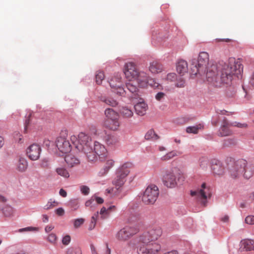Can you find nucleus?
Instances as JSON below:
<instances>
[{"label": "nucleus", "instance_id": "1", "mask_svg": "<svg viewBox=\"0 0 254 254\" xmlns=\"http://www.w3.org/2000/svg\"><path fill=\"white\" fill-rule=\"evenodd\" d=\"M124 67V73L126 78L129 80H136L140 88H144L150 85L154 89L162 88L160 84L156 82L154 79L149 78L146 72L139 70L134 63H127Z\"/></svg>", "mask_w": 254, "mask_h": 254}, {"label": "nucleus", "instance_id": "2", "mask_svg": "<svg viewBox=\"0 0 254 254\" xmlns=\"http://www.w3.org/2000/svg\"><path fill=\"white\" fill-rule=\"evenodd\" d=\"M243 70V66L240 61L236 60L234 58H230L228 61L222 65L221 68L220 75L223 85L230 83L235 76L239 77Z\"/></svg>", "mask_w": 254, "mask_h": 254}, {"label": "nucleus", "instance_id": "3", "mask_svg": "<svg viewBox=\"0 0 254 254\" xmlns=\"http://www.w3.org/2000/svg\"><path fill=\"white\" fill-rule=\"evenodd\" d=\"M70 140L79 151L83 152L86 155L89 161L93 162L96 159V156L92 152L91 138L88 134L81 132L77 136L72 135Z\"/></svg>", "mask_w": 254, "mask_h": 254}, {"label": "nucleus", "instance_id": "4", "mask_svg": "<svg viewBox=\"0 0 254 254\" xmlns=\"http://www.w3.org/2000/svg\"><path fill=\"white\" fill-rule=\"evenodd\" d=\"M131 167V163H126L119 168L117 172V176L113 181L115 188L107 190L108 193L115 195L119 193V191L121 190L120 189L126 181V177L130 172Z\"/></svg>", "mask_w": 254, "mask_h": 254}, {"label": "nucleus", "instance_id": "5", "mask_svg": "<svg viewBox=\"0 0 254 254\" xmlns=\"http://www.w3.org/2000/svg\"><path fill=\"white\" fill-rule=\"evenodd\" d=\"M209 62V55L205 52H200L198 55L197 64L196 60L193 59L191 61V74L196 75L197 74L202 75L206 72Z\"/></svg>", "mask_w": 254, "mask_h": 254}, {"label": "nucleus", "instance_id": "6", "mask_svg": "<svg viewBox=\"0 0 254 254\" xmlns=\"http://www.w3.org/2000/svg\"><path fill=\"white\" fill-rule=\"evenodd\" d=\"M247 161L244 159H239L234 161L228 166V175L232 179H238L242 175Z\"/></svg>", "mask_w": 254, "mask_h": 254}, {"label": "nucleus", "instance_id": "7", "mask_svg": "<svg viewBox=\"0 0 254 254\" xmlns=\"http://www.w3.org/2000/svg\"><path fill=\"white\" fill-rule=\"evenodd\" d=\"M162 231L160 227L154 226L144 232L139 237L138 241L142 243H154L162 235Z\"/></svg>", "mask_w": 254, "mask_h": 254}, {"label": "nucleus", "instance_id": "8", "mask_svg": "<svg viewBox=\"0 0 254 254\" xmlns=\"http://www.w3.org/2000/svg\"><path fill=\"white\" fill-rule=\"evenodd\" d=\"M206 77L209 83L215 87H221L223 85L221 75L219 76L217 73L216 65L210 64L206 68Z\"/></svg>", "mask_w": 254, "mask_h": 254}, {"label": "nucleus", "instance_id": "9", "mask_svg": "<svg viewBox=\"0 0 254 254\" xmlns=\"http://www.w3.org/2000/svg\"><path fill=\"white\" fill-rule=\"evenodd\" d=\"M138 242L137 252L138 254H157L161 250V245L158 243H146Z\"/></svg>", "mask_w": 254, "mask_h": 254}, {"label": "nucleus", "instance_id": "10", "mask_svg": "<svg viewBox=\"0 0 254 254\" xmlns=\"http://www.w3.org/2000/svg\"><path fill=\"white\" fill-rule=\"evenodd\" d=\"M190 194L191 196H196L197 200L202 205L205 206L207 202V198H210L211 196V191L210 187L207 186L205 183H203L200 189L191 191Z\"/></svg>", "mask_w": 254, "mask_h": 254}, {"label": "nucleus", "instance_id": "11", "mask_svg": "<svg viewBox=\"0 0 254 254\" xmlns=\"http://www.w3.org/2000/svg\"><path fill=\"white\" fill-rule=\"evenodd\" d=\"M159 193L158 188L155 185H151L146 189L142 200L146 204H153L156 201Z\"/></svg>", "mask_w": 254, "mask_h": 254}, {"label": "nucleus", "instance_id": "12", "mask_svg": "<svg viewBox=\"0 0 254 254\" xmlns=\"http://www.w3.org/2000/svg\"><path fill=\"white\" fill-rule=\"evenodd\" d=\"M179 170L177 168H173L167 170L162 177L164 185L168 188H175L177 184V177Z\"/></svg>", "mask_w": 254, "mask_h": 254}, {"label": "nucleus", "instance_id": "13", "mask_svg": "<svg viewBox=\"0 0 254 254\" xmlns=\"http://www.w3.org/2000/svg\"><path fill=\"white\" fill-rule=\"evenodd\" d=\"M109 84L113 92L120 96L124 95L126 91L122 87V77L120 74L117 73L113 76L110 80Z\"/></svg>", "mask_w": 254, "mask_h": 254}, {"label": "nucleus", "instance_id": "14", "mask_svg": "<svg viewBox=\"0 0 254 254\" xmlns=\"http://www.w3.org/2000/svg\"><path fill=\"white\" fill-rule=\"evenodd\" d=\"M56 146L60 152L67 153L71 151V145L69 140L65 137H58L56 141Z\"/></svg>", "mask_w": 254, "mask_h": 254}, {"label": "nucleus", "instance_id": "15", "mask_svg": "<svg viewBox=\"0 0 254 254\" xmlns=\"http://www.w3.org/2000/svg\"><path fill=\"white\" fill-rule=\"evenodd\" d=\"M92 152L96 157V159L93 162L96 161L97 160L98 157H99L100 159H103L105 158L107 153V150L104 145L98 141L94 142L93 149L92 147Z\"/></svg>", "mask_w": 254, "mask_h": 254}, {"label": "nucleus", "instance_id": "16", "mask_svg": "<svg viewBox=\"0 0 254 254\" xmlns=\"http://www.w3.org/2000/svg\"><path fill=\"white\" fill-rule=\"evenodd\" d=\"M41 149L37 144L31 145L27 149V154L32 160H37L39 159Z\"/></svg>", "mask_w": 254, "mask_h": 254}, {"label": "nucleus", "instance_id": "17", "mask_svg": "<svg viewBox=\"0 0 254 254\" xmlns=\"http://www.w3.org/2000/svg\"><path fill=\"white\" fill-rule=\"evenodd\" d=\"M239 251H254V240L251 239H244L241 241L240 244Z\"/></svg>", "mask_w": 254, "mask_h": 254}, {"label": "nucleus", "instance_id": "18", "mask_svg": "<svg viewBox=\"0 0 254 254\" xmlns=\"http://www.w3.org/2000/svg\"><path fill=\"white\" fill-rule=\"evenodd\" d=\"M230 126H231V124H229L226 119H224L219 130L218 135L220 136H226L232 135L233 132L229 128Z\"/></svg>", "mask_w": 254, "mask_h": 254}, {"label": "nucleus", "instance_id": "19", "mask_svg": "<svg viewBox=\"0 0 254 254\" xmlns=\"http://www.w3.org/2000/svg\"><path fill=\"white\" fill-rule=\"evenodd\" d=\"M211 169L212 172L219 176H221L224 173V167L222 163L218 160H213L211 162Z\"/></svg>", "mask_w": 254, "mask_h": 254}, {"label": "nucleus", "instance_id": "20", "mask_svg": "<svg viewBox=\"0 0 254 254\" xmlns=\"http://www.w3.org/2000/svg\"><path fill=\"white\" fill-rule=\"evenodd\" d=\"M134 108L136 114L140 116L145 115L148 109L147 104L144 101L136 103Z\"/></svg>", "mask_w": 254, "mask_h": 254}, {"label": "nucleus", "instance_id": "21", "mask_svg": "<svg viewBox=\"0 0 254 254\" xmlns=\"http://www.w3.org/2000/svg\"><path fill=\"white\" fill-rule=\"evenodd\" d=\"M101 159L102 161L105 160L103 169L100 172V174L101 176H104L107 174L109 170L113 167L114 165V161L112 159L108 158L107 156L105 158Z\"/></svg>", "mask_w": 254, "mask_h": 254}, {"label": "nucleus", "instance_id": "22", "mask_svg": "<svg viewBox=\"0 0 254 254\" xmlns=\"http://www.w3.org/2000/svg\"><path fill=\"white\" fill-rule=\"evenodd\" d=\"M104 140L108 146H115L119 142V138L116 135L108 134L105 136Z\"/></svg>", "mask_w": 254, "mask_h": 254}, {"label": "nucleus", "instance_id": "23", "mask_svg": "<svg viewBox=\"0 0 254 254\" xmlns=\"http://www.w3.org/2000/svg\"><path fill=\"white\" fill-rule=\"evenodd\" d=\"M177 71L180 75H184L185 73L188 72V63L186 61L180 60L176 65Z\"/></svg>", "mask_w": 254, "mask_h": 254}, {"label": "nucleus", "instance_id": "24", "mask_svg": "<svg viewBox=\"0 0 254 254\" xmlns=\"http://www.w3.org/2000/svg\"><path fill=\"white\" fill-rule=\"evenodd\" d=\"M64 160L69 167H73L78 165L80 161L72 154H68L65 156Z\"/></svg>", "mask_w": 254, "mask_h": 254}, {"label": "nucleus", "instance_id": "25", "mask_svg": "<svg viewBox=\"0 0 254 254\" xmlns=\"http://www.w3.org/2000/svg\"><path fill=\"white\" fill-rule=\"evenodd\" d=\"M28 167V162L26 159L23 157H20L16 164V169L20 172H25Z\"/></svg>", "mask_w": 254, "mask_h": 254}, {"label": "nucleus", "instance_id": "26", "mask_svg": "<svg viewBox=\"0 0 254 254\" xmlns=\"http://www.w3.org/2000/svg\"><path fill=\"white\" fill-rule=\"evenodd\" d=\"M104 125L107 128L116 130L120 126V122L119 119L106 120L104 122Z\"/></svg>", "mask_w": 254, "mask_h": 254}, {"label": "nucleus", "instance_id": "27", "mask_svg": "<svg viewBox=\"0 0 254 254\" xmlns=\"http://www.w3.org/2000/svg\"><path fill=\"white\" fill-rule=\"evenodd\" d=\"M163 69L162 65L157 61H153L150 64L149 67V71L152 73H157L160 72Z\"/></svg>", "mask_w": 254, "mask_h": 254}, {"label": "nucleus", "instance_id": "28", "mask_svg": "<svg viewBox=\"0 0 254 254\" xmlns=\"http://www.w3.org/2000/svg\"><path fill=\"white\" fill-rule=\"evenodd\" d=\"M129 82L126 83V87L127 89L133 95L131 97L132 98H136V95L138 91L137 86L132 84L131 82L133 80H129Z\"/></svg>", "mask_w": 254, "mask_h": 254}, {"label": "nucleus", "instance_id": "29", "mask_svg": "<svg viewBox=\"0 0 254 254\" xmlns=\"http://www.w3.org/2000/svg\"><path fill=\"white\" fill-rule=\"evenodd\" d=\"M120 113L121 116L125 119L130 118L133 115L132 111L127 107H122L120 110Z\"/></svg>", "mask_w": 254, "mask_h": 254}, {"label": "nucleus", "instance_id": "30", "mask_svg": "<svg viewBox=\"0 0 254 254\" xmlns=\"http://www.w3.org/2000/svg\"><path fill=\"white\" fill-rule=\"evenodd\" d=\"M116 238L118 240L122 241H127L129 238H130L128 234H127V232L124 228L117 233L116 234Z\"/></svg>", "mask_w": 254, "mask_h": 254}, {"label": "nucleus", "instance_id": "31", "mask_svg": "<svg viewBox=\"0 0 254 254\" xmlns=\"http://www.w3.org/2000/svg\"><path fill=\"white\" fill-rule=\"evenodd\" d=\"M254 174V167L251 165L247 166L245 167V170L243 174L244 177L249 179L253 177Z\"/></svg>", "mask_w": 254, "mask_h": 254}, {"label": "nucleus", "instance_id": "32", "mask_svg": "<svg viewBox=\"0 0 254 254\" xmlns=\"http://www.w3.org/2000/svg\"><path fill=\"white\" fill-rule=\"evenodd\" d=\"M105 114L107 117V120H117L119 119V115L117 112L112 109L108 108L105 111Z\"/></svg>", "mask_w": 254, "mask_h": 254}, {"label": "nucleus", "instance_id": "33", "mask_svg": "<svg viewBox=\"0 0 254 254\" xmlns=\"http://www.w3.org/2000/svg\"><path fill=\"white\" fill-rule=\"evenodd\" d=\"M57 173L65 178H68L69 177V173L67 170L64 167H58L56 169Z\"/></svg>", "mask_w": 254, "mask_h": 254}, {"label": "nucleus", "instance_id": "34", "mask_svg": "<svg viewBox=\"0 0 254 254\" xmlns=\"http://www.w3.org/2000/svg\"><path fill=\"white\" fill-rule=\"evenodd\" d=\"M203 128V126L201 124L197 125L195 126H190L187 127L186 132L188 133L196 134L198 130Z\"/></svg>", "mask_w": 254, "mask_h": 254}, {"label": "nucleus", "instance_id": "35", "mask_svg": "<svg viewBox=\"0 0 254 254\" xmlns=\"http://www.w3.org/2000/svg\"><path fill=\"white\" fill-rule=\"evenodd\" d=\"M237 144V139L235 137L229 138L224 140L223 145L225 147L235 146Z\"/></svg>", "mask_w": 254, "mask_h": 254}, {"label": "nucleus", "instance_id": "36", "mask_svg": "<svg viewBox=\"0 0 254 254\" xmlns=\"http://www.w3.org/2000/svg\"><path fill=\"white\" fill-rule=\"evenodd\" d=\"M145 138L146 140L152 139L153 140H156L159 138V136L157 134H156L154 130L150 129L146 133L145 135Z\"/></svg>", "mask_w": 254, "mask_h": 254}, {"label": "nucleus", "instance_id": "37", "mask_svg": "<svg viewBox=\"0 0 254 254\" xmlns=\"http://www.w3.org/2000/svg\"><path fill=\"white\" fill-rule=\"evenodd\" d=\"M101 101L105 103L106 104L112 107H115L118 104L116 100L110 98H106L103 97H101Z\"/></svg>", "mask_w": 254, "mask_h": 254}, {"label": "nucleus", "instance_id": "38", "mask_svg": "<svg viewBox=\"0 0 254 254\" xmlns=\"http://www.w3.org/2000/svg\"><path fill=\"white\" fill-rule=\"evenodd\" d=\"M99 212L97 211L92 216L91 221L89 225L88 229L89 230H92L95 228Z\"/></svg>", "mask_w": 254, "mask_h": 254}, {"label": "nucleus", "instance_id": "39", "mask_svg": "<svg viewBox=\"0 0 254 254\" xmlns=\"http://www.w3.org/2000/svg\"><path fill=\"white\" fill-rule=\"evenodd\" d=\"M183 75L178 76L175 80V86L178 88H183L186 85V81L184 78L182 77Z\"/></svg>", "mask_w": 254, "mask_h": 254}, {"label": "nucleus", "instance_id": "40", "mask_svg": "<svg viewBox=\"0 0 254 254\" xmlns=\"http://www.w3.org/2000/svg\"><path fill=\"white\" fill-rule=\"evenodd\" d=\"M127 232V234L130 238L138 231V229L136 227H126L124 228Z\"/></svg>", "mask_w": 254, "mask_h": 254}, {"label": "nucleus", "instance_id": "41", "mask_svg": "<svg viewBox=\"0 0 254 254\" xmlns=\"http://www.w3.org/2000/svg\"><path fill=\"white\" fill-rule=\"evenodd\" d=\"M2 212L5 216H10L13 213V208L10 206H6L2 209Z\"/></svg>", "mask_w": 254, "mask_h": 254}, {"label": "nucleus", "instance_id": "42", "mask_svg": "<svg viewBox=\"0 0 254 254\" xmlns=\"http://www.w3.org/2000/svg\"><path fill=\"white\" fill-rule=\"evenodd\" d=\"M105 77L104 74L102 71H98L95 76L96 82L98 84H101Z\"/></svg>", "mask_w": 254, "mask_h": 254}, {"label": "nucleus", "instance_id": "43", "mask_svg": "<svg viewBox=\"0 0 254 254\" xmlns=\"http://www.w3.org/2000/svg\"><path fill=\"white\" fill-rule=\"evenodd\" d=\"M178 155V152L175 151H173L167 153L166 155L162 157V159L164 160H167L172 159L175 156Z\"/></svg>", "mask_w": 254, "mask_h": 254}, {"label": "nucleus", "instance_id": "44", "mask_svg": "<svg viewBox=\"0 0 254 254\" xmlns=\"http://www.w3.org/2000/svg\"><path fill=\"white\" fill-rule=\"evenodd\" d=\"M85 220L83 218H79L74 220V227L75 228L79 227L81 225L83 224Z\"/></svg>", "mask_w": 254, "mask_h": 254}, {"label": "nucleus", "instance_id": "45", "mask_svg": "<svg viewBox=\"0 0 254 254\" xmlns=\"http://www.w3.org/2000/svg\"><path fill=\"white\" fill-rule=\"evenodd\" d=\"M47 239L50 243L54 244L57 241V237L55 234L52 233L49 235Z\"/></svg>", "mask_w": 254, "mask_h": 254}, {"label": "nucleus", "instance_id": "46", "mask_svg": "<svg viewBox=\"0 0 254 254\" xmlns=\"http://www.w3.org/2000/svg\"><path fill=\"white\" fill-rule=\"evenodd\" d=\"M69 206L74 210H76L78 207V202L76 199L71 200L69 202Z\"/></svg>", "mask_w": 254, "mask_h": 254}, {"label": "nucleus", "instance_id": "47", "mask_svg": "<svg viewBox=\"0 0 254 254\" xmlns=\"http://www.w3.org/2000/svg\"><path fill=\"white\" fill-rule=\"evenodd\" d=\"M231 126L236 127L239 128H247L248 126L246 123H240L238 122H234L231 124Z\"/></svg>", "mask_w": 254, "mask_h": 254}, {"label": "nucleus", "instance_id": "48", "mask_svg": "<svg viewBox=\"0 0 254 254\" xmlns=\"http://www.w3.org/2000/svg\"><path fill=\"white\" fill-rule=\"evenodd\" d=\"M245 222L249 225H254V215H249L245 218Z\"/></svg>", "mask_w": 254, "mask_h": 254}, {"label": "nucleus", "instance_id": "49", "mask_svg": "<svg viewBox=\"0 0 254 254\" xmlns=\"http://www.w3.org/2000/svg\"><path fill=\"white\" fill-rule=\"evenodd\" d=\"M100 214L101 215L102 218L103 219H105L109 216L108 214V210H107L106 208L105 207H103L101 208Z\"/></svg>", "mask_w": 254, "mask_h": 254}, {"label": "nucleus", "instance_id": "50", "mask_svg": "<svg viewBox=\"0 0 254 254\" xmlns=\"http://www.w3.org/2000/svg\"><path fill=\"white\" fill-rule=\"evenodd\" d=\"M236 91L233 88H229L227 91L226 95L229 98H233L236 95Z\"/></svg>", "mask_w": 254, "mask_h": 254}, {"label": "nucleus", "instance_id": "51", "mask_svg": "<svg viewBox=\"0 0 254 254\" xmlns=\"http://www.w3.org/2000/svg\"><path fill=\"white\" fill-rule=\"evenodd\" d=\"M177 75L175 73H170L167 74V79L171 81H175L177 78Z\"/></svg>", "mask_w": 254, "mask_h": 254}, {"label": "nucleus", "instance_id": "52", "mask_svg": "<svg viewBox=\"0 0 254 254\" xmlns=\"http://www.w3.org/2000/svg\"><path fill=\"white\" fill-rule=\"evenodd\" d=\"M80 190L82 193L84 195H87L89 192V188L85 186H82L80 187Z\"/></svg>", "mask_w": 254, "mask_h": 254}, {"label": "nucleus", "instance_id": "53", "mask_svg": "<svg viewBox=\"0 0 254 254\" xmlns=\"http://www.w3.org/2000/svg\"><path fill=\"white\" fill-rule=\"evenodd\" d=\"M70 242V237L69 235L64 236L62 240V243L64 245H67Z\"/></svg>", "mask_w": 254, "mask_h": 254}, {"label": "nucleus", "instance_id": "54", "mask_svg": "<svg viewBox=\"0 0 254 254\" xmlns=\"http://www.w3.org/2000/svg\"><path fill=\"white\" fill-rule=\"evenodd\" d=\"M55 203V201H54L53 202H48L47 203V204L44 206V208L46 210H48V209H50L51 208H53L54 207H55L56 205L54 204Z\"/></svg>", "mask_w": 254, "mask_h": 254}, {"label": "nucleus", "instance_id": "55", "mask_svg": "<svg viewBox=\"0 0 254 254\" xmlns=\"http://www.w3.org/2000/svg\"><path fill=\"white\" fill-rule=\"evenodd\" d=\"M165 96V93L163 92H158L155 96V99L157 101H161L163 98H164Z\"/></svg>", "mask_w": 254, "mask_h": 254}, {"label": "nucleus", "instance_id": "56", "mask_svg": "<svg viewBox=\"0 0 254 254\" xmlns=\"http://www.w3.org/2000/svg\"><path fill=\"white\" fill-rule=\"evenodd\" d=\"M93 197L94 199V201H96L98 204H102L104 202L103 199L101 197L96 196H93Z\"/></svg>", "mask_w": 254, "mask_h": 254}, {"label": "nucleus", "instance_id": "57", "mask_svg": "<svg viewBox=\"0 0 254 254\" xmlns=\"http://www.w3.org/2000/svg\"><path fill=\"white\" fill-rule=\"evenodd\" d=\"M56 213L59 216H62L64 213V211L62 208H59L56 210Z\"/></svg>", "mask_w": 254, "mask_h": 254}, {"label": "nucleus", "instance_id": "58", "mask_svg": "<svg viewBox=\"0 0 254 254\" xmlns=\"http://www.w3.org/2000/svg\"><path fill=\"white\" fill-rule=\"evenodd\" d=\"M106 209L108 210V214L109 215L111 212L115 211L116 210V207L115 205H111L106 208Z\"/></svg>", "mask_w": 254, "mask_h": 254}, {"label": "nucleus", "instance_id": "59", "mask_svg": "<svg viewBox=\"0 0 254 254\" xmlns=\"http://www.w3.org/2000/svg\"><path fill=\"white\" fill-rule=\"evenodd\" d=\"M103 254H111V250L109 248L107 245L103 249Z\"/></svg>", "mask_w": 254, "mask_h": 254}, {"label": "nucleus", "instance_id": "60", "mask_svg": "<svg viewBox=\"0 0 254 254\" xmlns=\"http://www.w3.org/2000/svg\"><path fill=\"white\" fill-rule=\"evenodd\" d=\"M216 42H230L231 41V40L228 38H225V39H216L215 40Z\"/></svg>", "mask_w": 254, "mask_h": 254}, {"label": "nucleus", "instance_id": "61", "mask_svg": "<svg viewBox=\"0 0 254 254\" xmlns=\"http://www.w3.org/2000/svg\"><path fill=\"white\" fill-rule=\"evenodd\" d=\"M220 220L223 222H227L229 221V216L225 215L221 218Z\"/></svg>", "mask_w": 254, "mask_h": 254}, {"label": "nucleus", "instance_id": "62", "mask_svg": "<svg viewBox=\"0 0 254 254\" xmlns=\"http://www.w3.org/2000/svg\"><path fill=\"white\" fill-rule=\"evenodd\" d=\"M54 228V227L52 225H48L45 228V230L47 233H49L50 231H51Z\"/></svg>", "mask_w": 254, "mask_h": 254}, {"label": "nucleus", "instance_id": "63", "mask_svg": "<svg viewBox=\"0 0 254 254\" xmlns=\"http://www.w3.org/2000/svg\"><path fill=\"white\" fill-rule=\"evenodd\" d=\"M94 202V199L93 197H92L91 199H90L86 202L85 205L86 206H90Z\"/></svg>", "mask_w": 254, "mask_h": 254}, {"label": "nucleus", "instance_id": "64", "mask_svg": "<svg viewBox=\"0 0 254 254\" xmlns=\"http://www.w3.org/2000/svg\"><path fill=\"white\" fill-rule=\"evenodd\" d=\"M60 194L63 197H66L67 195L66 192L63 189H61L60 190Z\"/></svg>", "mask_w": 254, "mask_h": 254}]
</instances>
